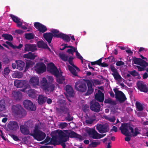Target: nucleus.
<instances>
[{"instance_id": "ea45409f", "label": "nucleus", "mask_w": 148, "mask_h": 148, "mask_svg": "<svg viewBox=\"0 0 148 148\" xmlns=\"http://www.w3.org/2000/svg\"><path fill=\"white\" fill-rule=\"evenodd\" d=\"M34 64V62L31 60L27 61L26 63L25 67V71L28 70L29 68L33 66V65Z\"/></svg>"}, {"instance_id": "bf43d9fd", "label": "nucleus", "mask_w": 148, "mask_h": 148, "mask_svg": "<svg viewBox=\"0 0 148 148\" xmlns=\"http://www.w3.org/2000/svg\"><path fill=\"white\" fill-rule=\"evenodd\" d=\"M68 125L67 123L66 122H63L60 123L59 125V128L62 129L65 128Z\"/></svg>"}, {"instance_id": "c85d7f7f", "label": "nucleus", "mask_w": 148, "mask_h": 148, "mask_svg": "<svg viewBox=\"0 0 148 148\" xmlns=\"http://www.w3.org/2000/svg\"><path fill=\"white\" fill-rule=\"evenodd\" d=\"M57 38H62L64 40L67 42H69L71 40V38L68 35L61 33V34H58L57 35Z\"/></svg>"}, {"instance_id": "5fc2aeb1", "label": "nucleus", "mask_w": 148, "mask_h": 148, "mask_svg": "<svg viewBox=\"0 0 148 148\" xmlns=\"http://www.w3.org/2000/svg\"><path fill=\"white\" fill-rule=\"evenodd\" d=\"M76 49L75 47H73L71 48L70 49H68L67 50L66 52L69 54H71L73 55V53L76 51Z\"/></svg>"}, {"instance_id": "2f4dec72", "label": "nucleus", "mask_w": 148, "mask_h": 148, "mask_svg": "<svg viewBox=\"0 0 148 148\" xmlns=\"http://www.w3.org/2000/svg\"><path fill=\"white\" fill-rule=\"evenodd\" d=\"M16 62L17 64V69L20 71H22L24 67L25 63L21 60H16Z\"/></svg>"}, {"instance_id": "412c9836", "label": "nucleus", "mask_w": 148, "mask_h": 148, "mask_svg": "<svg viewBox=\"0 0 148 148\" xmlns=\"http://www.w3.org/2000/svg\"><path fill=\"white\" fill-rule=\"evenodd\" d=\"M85 81L87 85L88 90L85 95L86 96L89 95L94 92V89L92 88V82L89 80H86Z\"/></svg>"}, {"instance_id": "f03ea898", "label": "nucleus", "mask_w": 148, "mask_h": 148, "mask_svg": "<svg viewBox=\"0 0 148 148\" xmlns=\"http://www.w3.org/2000/svg\"><path fill=\"white\" fill-rule=\"evenodd\" d=\"M57 136L60 145L62 146L63 148H65V142L68 141L66 134L62 130H60L58 133Z\"/></svg>"}, {"instance_id": "423d86ee", "label": "nucleus", "mask_w": 148, "mask_h": 148, "mask_svg": "<svg viewBox=\"0 0 148 148\" xmlns=\"http://www.w3.org/2000/svg\"><path fill=\"white\" fill-rule=\"evenodd\" d=\"M34 70L38 74L42 73L46 70V66L43 63L39 62L37 63L34 67Z\"/></svg>"}, {"instance_id": "6ab92c4d", "label": "nucleus", "mask_w": 148, "mask_h": 148, "mask_svg": "<svg viewBox=\"0 0 148 148\" xmlns=\"http://www.w3.org/2000/svg\"><path fill=\"white\" fill-rule=\"evenodd\" d=\"M55 88V85L53 83H48L44 88L46 93L49 94L51 92H53Z\"/></svg>"}, {"instance_id": "a211bd4d", "label": "nucleus", "mask_w": 148, "mask_h": 148, "mask_svg": "<svg viewBox=\"0 0 148 148\" xmlns=\"http://www.w3.org/2000/svg\"><path fill=\"white\" fill-rule=\"evenodd\" d=\"M87 133L90 138L98 139V133L94 129H91L87 131Z\"/></svg>"}, {"instance_id": "5701e85b", "label": "nucleus", "mask_w": 148, "mask_h": 148, "mask_svg": "<svg viewBox=\"0 0 148 148\" xmlns=\"http://www.w3.org/2000/svg\"><path fill=\"white\" fill-rule=\"evenodd\" d=\"M30 84L34 87H35L39 84V79L38 77H32L29 80Z\"/></svg>"}, {"instance_id": "49530a36", "label": "nucleus", "mask_w": 148, "mask_h": 148, "mask_svg": "<svg viewBox=\"0 0 148 148\" xmlns=\"http://www.w3.org/2000/svg\"><path fill=\"white\" fill-rule=\"evenodd\" d=\"M66 113L67 114V116L65 117V120L66 121H70L73 120V118L70 114L69 111Z\"/></svg>"}, {"instance_id": "a18cd8bd", "label": "nucleus", "mask_w": 148, "mask_h": 148, "mask_svg": "<svg viewBox=\"0 0 148 148\" xmlns=\"http://www.w3.org/2000/svg\"><path fill=\"white\" fill-rule=\"evenodd\" d=\"M136 107L137 110L141 111L143 110V107L142 105L139 102L137 101L136 103Z\"/></svg>"}, {"instance_id": "13d9d810", "label": "nucleus", "mask_w": 148, "mask_h": 148, "mask_svg": "<svg viewBox=\"0 0 148 148\" xmlns=\"http://www.w3.org/2000/svg\"><path fill=\"white\" fill-rule=\"evenodd\" d=\"M99 144L98 142L92 141L91 143L89 145V146L91 147H95Z\"/></svg>"}, {"instance_id": "72a5a7b5", "label": "nucleus", "mask_w": 148, "mask_h": 148, "mask_svg": "<svg viewBox=\"0 0 148 148\" xmlns=\"http://www.w3.org/2000/svg\"><path fill=\"white\" fill-rule=\"evenodd\" d=\"M50 144L53 145H60L59 141L58 142L57 140V137L56 136H53L51 138V141L49 142Z\"/></svg>"}, {"instance_id": "473e14b6", "label": "nucleus", "mask_w": 148, "mask_h": 148, "mask_svg": "<svg viewBox=\"0 0 148 148\" xmlns=\"http://www.w3.org/2000/svg\"><path fill=\"white\" fill-rule=\"evenodd\" d=\"M66 90L67 94L69 97H73V90L72 87L69 85H66Z\"/></svg>"}, {"instance_id": "052dcab7", "label": "nucleus", "mask_w": 148, "mask_h": 148, "mask_svg": "<svg viewBox=\"0 0 148 148\" xmlns=\"http://www.w3.org/2000/svg\"><path fill=\"white\" fill-rule=\"evenodd\" d=\"M129 73H130L131 75L135 77L138 75V73L135 70H133L132 71H128Z\"/></svg>"}, {"instance_id": "a19ab883", "label": "nucleus", "mask_w": 148, "mask_h": 148, "mask_svg": "<svg viewBox=\"0 0 148 148\" xmlns=\"http://www.w3.org/2000/svg\"><path fill=\"white\" fill-rule=\"evenodd\" d=\"M2 36L4 38L5 40H7L9 41H11L13 40V37L11 34H3Z\"/></svg>"}, {"instance_id": "f3484780", "label": "nucleus", "mask_w": 148, "mask_h": 148, "mask_svg": "<svg viewBox=\"0 0 148 148\" xmlns=\"http://www.w3.org/2000/svg\"><path fill=\"white\" fill-rule=\"evenodd\" d=\"M8 129L10 130L16 131L19 128L18 123L16 121H10L7 125Z\"/></svg>"}, {"instance_id": "9b49d317", "label": "nucleus", "mask_w": 148, "mask_h": 148, "mask_svg": "<svg viewBox=\"0 0 148 148\" xmlns=\"http://www.w3.org/2000/svg\"><path fill=\"white\" fill-rule=\"evenodd\" d=\"M100 104L96 100H93L90 102V109L92 111L98 112L100 111Z\"/></svg>"}, {"instance_id": "f704fd0d", "label": "nucleus", "mask_w": 148, "mask_h": 148, "mask_svg": "<svg viewBox=\"0 0 148 148\" xmlns=\"http://www.w3.org/2000/svg\"><path fill=\"white\" fill-rule=\"evenodd\" d=\"M6 109V104L4 99L0 100V112L5 110Z\"/></svg>"}, {"instance_id": "338daca9", "label": "nucleus", "mask_w": 148, "mask_h": 148, "mask_svg": "<svg viewBox=\"0 0 148 148\" xmlns=\"http://www.w3.org/2000/svg\"><path fill=\"white\" fill-rule=\"evenodd\" d=\"M124 62L121 61H119L116 62V65L117 66H120L124 65Z\"/></svg>"}, {"instance_id": "7ed1b4c3", "label": "nucleus", "mask_w": 148, "mask_h": 148, "mask_svg": "<svg viewBox=\"0 0 148 148\" xmlns=\"http://www.w3.org/2000/svg\"><path fill=\"white\" fill-rule=\"evenodd\" d=\"M113 90L115 93L116 99L120 103H123L127 99L125 95L121 91L118 90L116 88H114Z\"/></svg>"}, {"instance_id": "f257e3e1", "label": "nucleus", "mask_w": 148, "mask_h": 148, "mask_svg": "<svg viewBox=\"0 0 148 148\" xmlns=\"http://www.w3.org/2000/svg\"><path fill=\"white\" fill-rule=\"evenodd\" d=\"M21 109V106L19 104L13 105L11 108L13 114L15 116L21 118L25 116L27 114V112L25 110Z\"/></svg>"}, {"instance_id": "864d4df0", "label": "nucleus", "mask_w": 148, "mask_h": 148, "mask_svg": "<svg viewBox=\"0 0 148 148\" xmlns=\"http://www.w3.org/2000/svg\"><path fill=\"white\" fill-rule=\"evenodd\" d=\"M10 62V59L7 55L5 56L3 59V62L4 64H8Z\"/></svg>"}, {"instance_id": "e433bc0d", "label": "nucleus", "mask_w": 148, "mask_h": 148, "mask_svg": "<svg viewBox=\"0 0 148 148\" xmlns=\"http://www.w3.org/2000/svg\"><path fill=\"white\" fill-rule=\"evenodd\" d=\"M23 74L21 72L16 71L12 74L13 77L14 78H20L23 77Z\"/></svg>"}, {"instance_id": "1a4fd4ad", "label": "nucleus", "mask_w": 148, "mask_h": 148, "mask_svg": "<svg viewBox=\"0 0 148 148\" xmlns=\"http://www.w3.org/2000/svg\"><path fill=\"white\" fill-rule=\"evenodd\" d=\"M63 130L66 134L68 140H69V138H78L80 140H82V136L81 135H79L74 131L70 130Z\"/></svg>"}, {"instance_id": "a878e982", "label": "nucleus", "mask_w": 148, "mask_h": 148, "mask_svg": "<svg viewBox=\"0 0 148 148\" xmlns=\"http://www.w3.org/2000/svg\"><path fill=\"white\" fill-rule=\"evenodd\" d=\"M47 99V97L43 95H39L38 99V102L39 104L41 105L45 103Z\"/></svg>"}, {"instance_id": "69168bd1", "label": "nucleus", "mask_w": 148, "mask_h": 148, "mask_svg": "<svg viewBox=\"0 0 148 148\" xmlns=\"http://www.w3.org/2000/svg\"><path fill=\"white\" fill-rule=\"evenodd\" d=\"M48 80V83H53L54 81V79L53 77L51 76H48L47 77Z\"/></svg>"}, {"instance_id": "4468645a", "label": "nucleus", "mask_w": 148, "mask_h": 148, "mask_svg": "<svg viewBox=\"0 0 148 148\" xmlns=\"http://www.w3.org/2000/svg\"><path fill=\"white\" fill-rule=\"evenodd\" d=\"M136 85L138 89L140 91L145 93L148 91V88L146 84H144L143 82L139 81L137 82Z\"/></svg>"}, {"instance_id": "603ef678", "label": "nucleus", "mask_w": 148, "mask_h": 148, "mask_svg": "<svg viewBox=\"0 0 148 148\" xmlns=\"http://www.w3.org/2000/svg\"><path fill=\"white\" fill-rule=\"evenodd\" d=\"M101 61L102 58H101L95 61L91 62V65H95L96 64H97L98 65L100 66Z\"/></svg>"}, {"instance_id": "c03bdc74", "label": "nucleus", "mask_w": 148, "mask_h": 148, "mask_svg": "<svg viewBox=\"0 0 148 148\" xmlns=\"http://www.w3.org/2000/svg\"><path fill=\"white\" fill-rule=\"evenodd\" d=\"M59 55L60 58L63 61L66 62L68 61L69 59L68 56L64 54H60Z\"/></svg>"}, {"instance_id": "c756f323", "label": "nucleus", "mask_w": 148, "mask_h": 148, "mask_svg": "<svg viewBox=\"0 0 148 148\" xmlns=\"http://www.w3.org/2000/svg\"><path fill=\"white\" fill-rule=\"evenodd\" d=\"M62 72H60V73H59V75L57 76H55L56 78V81L60 84L63 83L65 79V77L62 75Z\"/></svg>"}, {"instance_id": "58836bf2", "label": "nucleus", "mask_w": 148, "mask_h": 148, "mask_svg": "<svg viewBox=\"0 0 148 148\" xmlns=\"http://www.w3.org/2000/svg\"><path fill=\"white\" fill-rule=\"evenodd\" d=\"M27 93L29 97L34 98L36 97V92L34 89H31L28 90Z\"/></svg>"}, {"instance_id": "b1692460", "label": "nucleus", "mask_w": 148, "mask_h": 148, "mask_svg": "<svg viewBox=\"0 0 148 148\" xmlns=\"http://www.w3.org/2000/svg\"><path fill=\"white\" fill-rule=\"evenodd\" d=\"M36 50V47L35 45L31 44H26L25 45L24 50L25 51L34 52Z\"/></svg>"}, {"instance_id": "774afa93", "label": "nucleus", "mask_w": 148, "mask_h": 148, "mask_svg": "<svg viewBox=\"0 0 148 148\" xmlns=\"http://www.w3.org/2000/svg\"><path fill=\"white\" fill-rule=\"evenodd\" d=\"M89 108V106L87 104H85L83 106L82 109L84 112H86L88 110Z\"/></svg>"}, {"instance_id": "c9c22d12", "label": "nucleus", "mask_w": 148, "mask_h": 148, "mask_svg": "<svg viewBox=\"0 0 148 148\" xmlns=\"http://www.w3.org/2000/svg\"><path fill=\"white\" fill-rule=\"evenodd\" d=\"M37 45L39 47L45 49H49L50 50V48L48 47L47 45L43 41H40L38 42Z\"/></svg>"}, {"instance_id": "ddd939ff", "label": "nucleus", "mask_w": 148, "mask_h": 148, "mask_svg": "<svg viewBox=\"0 0 148 148\" xmlns=\"http://www.w3.org/2000/svg\"><path fill=\"white\" fill-rule=\"evenodd\" d=\"M110 69L112 72V74L116 80H119L122 79V77L118 72L117 70L114 66H111Z\"/></svg>"}, {"instance_id": "09e8293b", "label": "nucleus", "mask_w": 148, "mask_h": 148, "mask_svg": "<svg viewBox=\"0 0 148 148\" xmlns=\"http://www.w3.org/2000/svg\"><path fill=\"white\" fill-rule=\"evenodd\" d=\"M41 83L43 87L44 88H45L48 84L46 78L45 77H43L41 81Z\"/></svg>"}, {"instance_id": "de8ad7c7", "label": "nucleus", "mask_w": 148, "mask_h": 148, "mask_svg": "<svg viewBox=\"0 0 148 148\" xmlns=\"http://www.w3.org/2000/svg\"><path fill=\"white\" fill-rule=\"evenodd\" d=\"M140 130H139L137 127H136L134 128V133H132V136L133 137H135L137 136L138 134H140Z\"/></svg>"}, {"instance_id": "37998d69", "label": "nucleus", "mask_w": 148, "mask_h": 148, "mask_svg": "<svg viewBox=\"0 0 148 148\" xmlns=\"http://www.w3.org/2000/svg\"><path fill=\"white\" fill-rule=\"evenodd\" d=\"M25 38L27 40H30L34 38L35 36L33 33L25 34Z\"/></svg>"}, {"instance_id": "8fccbe9b", "label": "nucleus", "mask_w": 148, "mask_h": 148, "mask_svg": "<svg viewBox=\"0 0 148 148\" xmlns=\"http://www.w3.org/2000/svg\"><path fill=\"white\" fill-rule=\"evenodd\" d=\"M138 65L142 67H146L148 66V64L145 60L141 59Z\"/></svg>"}, {"instance_id": "2eb2a0df", "label": "nucleus", "mask_w": 148, "mask_h": 148, "mask_svg": "<svg viewBox=\"0 0 148 148\" xmlns=\"http://www.w3.org/2000/svg\"><path fill=\"white\" fill-rule=\"evenodd\" d=\"M128 125V123H123L121 124L119 128L121 133L126 136L129 135Z\"/></svg>"}, {"instance_id": "393cba45", "label": "nucleus", "mask_w": 148, "mask_h": 148, "mask_svg": "<svg viewBox=\"0 0 148 148\" xmlns=\"http://www.w3.org/2000/svg\"><path fill=\"white\" fill-rule=\"evenodd\" d=\"M56 110L60 115L66 114L69 111V109L64 106H61L60 108H57Z\"/></svg>"}, {"instance_id": "f8f14e48", "label": "nucleus", "mask_w": 148, "mask_h": 148, "mask_svg": "<svg viewBox=\"0 0 148 148\" xmlns=\"http://www.w3.org/2000/svg\"><path fill=\"white\" fill-rule=\"evenodd\" d=\"M96 129L100 133L103 134L108 132L109 130V127L107 124H97Z\"/></svg>"}, {"instance_id": "aec40b11", "label": "nucleus", "mask_w": 148, "mask_h": 148, "mask_svg": "<svg viewBox=\"0 0 148 148\" xmlns=\"http://www.w3.org/2000/svg\"><path fill=\"white\" fill-rule=\"evenodd\" d=\"M57 35H53V34L50 32L46 33L43 34L44 38L47 42L49 45L51 43L53 37L57 38Z\"/></svg>"}, {"instance_id": "39448f33", "label": "nucleus", "mask_w": 148, "mask_h": 148, "mask_svg": "<svg viewBox=\"0 0 148 148\" xmlns=\"http://www.w3.org/2000/svg\"><path fill=\"white\" fill-rule=\"evenodd\" d=\"M75 87L76 90L81 92H85L87 90L86 83L84 82L81 81H79L75 83Z\"/></svg>"}, {"instance_id": "20e7f679", "label": "nucleus", "mask_w": 148, "mask_h": 148, "mask_svg": "<svg viewBox=\"0 0 148 148\" xmlns=\"http://www.w3.org/2000/svg\"><path fill=\"white\" fill-rule=\"evenodd\" d=\"M32 123L30 121L26 122L24 125L20 126V130L21 133L24 135H27L29 134L30 132L29 129V127H31Z\"/></svg>"}, {"instance_id": "bb28decb", "label": "nucleus", "mask_w": 148, "mask_h": 148, "mask_svg": "<svg viewBox=\"0 0 148 148\" xmlns=\"http://www.w3.org/2000/svg\"><path fill=\"white\" fill-rule=\"evenodd\" d=\"M26 82L25 80H16L14 81V85L18 88H22L25 86Z\"/></svg>"}, {"instance_id": "9d476101", "label": "nucleus", "mask_w": 148, "mask_h": 148, "mask_svg": "<svg viewBox=\"0 0 148 148\" xmlns=\"http://www.w3.org/2000/svg\"><path fill=\"white\" fill-rule=\"evenodd\" d=\"M23 104L24 107L26 109L30 111H35L36 107L35 105L31 101L26 99L24 101Z\"/></svg>"}, {"instance_id": "680f3d73", "label": "nucleus", "mask_w": 148, "mask_h": 148, "mask_svg": "<svg viewBox=\"0 0 148 148\" xmlns=\"http://www.w3.org/2000/svg\"><path fill=\"white\" fill-rule=\"evenodd\" d=\"M51 138L47 136L45 140L43 141L41 143H42L43 142H44V143H45L46 144H50V143L49 142L51 141Z\"/></svg>"}, {"instance_id": "4be33fe9", "label": "nucleus", "mask_w": 148, "mask_h": 148, "mask_svg": "<svg viewBox=\"0 0 148 148\" xmlns=\"http://www.w3.org/2000/svg\"><path fill=\"white\" fill-rule=\"evenodd\" d=\"M95 99L100 102H103L104 99V94L100 90L98 91V93L95 95Z\"/></svg>"}, {"instance_id": "6e6d98bb", "label": "nucleus", "mask_w": 148, "mask_h": 148, "mask_svg": "<svg viewBox=\"0 0 148 148\" xmlns=\"http://www.w3.org/2000/svg\"><path fill=\"white\" fill-rule=\"evenodd\" d=\"M106 119L111 122L114 123L116 120V118L114 116L111 117H107Z\"/></svg>"}, {"instance_id": "3c124183", "label": "nucleus", "mask_w": 148, "mask_h": 148, "mask_svg": "<svg viewBox=\"0 0 148 148\" xmlns=\"http://www.w3.org/2000/svg\"><path fill=\"white\" fill-rule=\"evenodd\" d=\"M10 16L11 18L13 21L15 23H17L19 20H20L17 17L12 14H10Z\"/></svg>"}, {"instance_id": "e2e57ef3", "label": "nucleus", "mask_w": 148, "mask_h": 148, "mask_svg": "<svg viewBox=\"0 0 148 148\" xmlns=\"http://www.w3.org/2000/svg\"><path fill=\"white\" fill-rule=\"evenodd\" d=\"M75 52L76 53V56L77 58L79 59H80L82 61V63H83V58L80 55V54L76 50V51Z\"/></svg>"}, {"instance_id": "7c9ffc66", "label": "nucleus", "mask_w": 148, "mask_h": 148, "mask_svg": "<svg viewBox=\"0 0 148 148\" xmlns=\"http://www.w3.org/2000/svg\"><path fill=\"white\" fill-rule=\"evenodd\" d=\"M12 94L13 97L16 100H20L21 99L22 95L20 92L13 91Z\"/></svg>"}, {"instance_id": "6e6552de", "label": "nucleus", "mask_w": 148, "mask_h": 148, "mask_svg": "<svg viewBox=\"0 0 148 148\" xmlns=\"http://www.w3.org/2000/svg\"><path fill=\"white\" fill-rule=\"evenodd\" d=\"M47 71L55 76H57L59 73L57 68L52 63H49L47 67Z\"/></svg>"}, {"instance_id": "0e129e2a", "label": "nucleus", "mask_w": 148, "mask_h": 148, "mask_svg": "<svg viewBox=\"0 0 148 148\" xmlns=\"http://www.w3.org/2000/svg\"><path fill=\"white\" fill-rule=\"evenodd\" d=\"M141 59L140 58H135L133 59V61L134 63L135 64H139L140 61Z\"/></svg>"}, {"instance_id": "cd10ccee", "label": "nucleus", "mask_w": 148, "mask_h": 148, "mask_svg": "<svg viewBox=\"0 0 148 148\" xmlns=\"http://www.w3.org/2000/svg\"><path fill=\"white\" fill-rule=\"evenodd\" d=\"M23 57L25 58L34 60L35 58L37 57V56L35 53H34L31 52H29L27 53L24 54L23 56Z\"/></svg>"}, {"instance_id": "dca6fc26", "label": "nucleus", "mask_w": 148, "mask_h": 148, "mask_svg": "<svg viewBox=\"0 0 148 148\" xmlns=\"http://www.w3.org/2000/svg\"><path fill=\"white\" fill-rule=\"evenodd\" d=\"M34 26L40 33H44L47 30L46 26L38 22L34 23Z\"/></svg>"}, {"instance_id": "4c0bfd02", "label": "nucleus", "mask_w": 148, "mask_h": 148, "mask_svg": "<svg viewBox=\"0 0 148 148\" xmlns=\"http://www.w3.org/2000/svg\"><path fill=\"white\" fill-rule=\"evenodd\" d=\"M104 102L105 103L109 104L110 105L112 106H115L116 104V102L115 101H113L110 98L105 99Z\"/></svg>"}, {"instance_id": "4d7b16f0", "label": "nucleus", "mask_w": 148, "mask_h": 148, "mask_svg": "<svg viewBox=\"0 0 148 148\" xmlns=\"http://www.w3.org/2000/svg\"><path fill=\"white\" fill-rule=\"evenodd\" d=\"M51 32L53 35H58V34H61V33H59V31L56 29H52L51 30Z\"/></svg>"}, {"instance_id": "79ce46f5", "label": "nucleus", "mask_w": 148, "mask_h": 148, "mask_svg": "<svg viewBox=\"0 0 148 148\" xmlns=\"http://www.w3.org/2000/svg\"><path fill=\"white\" fill-rule=\"evenodd\" d=\"M67 66L69 70L73 75L75 76H77V73L74 68L73 67L70 65H68Z\"/></svg>"}, {"instance_id": "0eeeda50", "label": "nucleus", "mask_w": 148, "mask_h": 148, "mask_svg": "<svg viewBox=\"0 0 148 148\" xmlns=\"http://www.w3.org/2000/svg\"><path fill=\"white\" fill-rule=\"evenodd\" d=\"M34 138L38 141H40L43 140L46 136L45 134L41 131H36L33 134H30Z\"/></svg>"}]
</instances>
